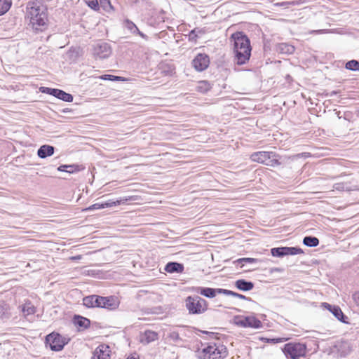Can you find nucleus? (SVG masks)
Returning <instances> with one entry per match:
<instances>
[{"label":"nucleus","mask_w":359,"mask_h":359,"mask_svg":"<svg viewBox=\"0 0 359 359\" xmlns=\"http://www.w3.org/2000/svg\"><path fill=\"white\" fill-rule=\"evenodd\" d=\"M229 39L233 46L234 63L238 65L246 64L252 51L250 39L243 32H236L231 35Z\"/></svg>","instance_id":"obj_1"},{"label":"nucleus","mask_w":359,"mask_h":359,"mask_svg":"<svg viewBox=\"0 0 359 359\" xmlns=\"http://www.w3.org/2000/svg\"><path fill=\"white\" fill-rule=\"evenodd\" d=\"M306 153L293 156H280L275 151H257L250 155L252 161L265 164L271 167H277L290 163L292 161L304 156Z\"/></svg>","instance_id":"obj_2"},{"label":"nucleus","mask_w":359,"mask_h":359,"mask_svg":"<svg viewBox=\"0 0 359 359\" xmlns=\"http://www.w3.org/2000/svg\"><path fill=\"white\" fill-rule=\"evenodd\" d=\"M27 17L29 19V25L35 32H43L48 28L47 9L39 2H28Z\"/></svg>","instance_id":"obj_3"},{"label":"nucleus","mask_w":359,"mask_h":359,"mask_svg":"<svg viewBox=\"0 0 359 359\" xmlns=\"http://www.w3.org/2000/svg\"><path fill=\"white\" fill-rule=\"evenodd\" d=\"M184 302L186 309L191 315H200L208 309V302L198 295L187 297Z\"/></svg>","instance_id":"obj_4"},{"label":"nucleus","mask_w":359,"mask_h":359,"mask_svg":"<svg viewBox=\"0 0 359 359\" xmlns=\"http://www.w3.org/2000/svg\"><path fill=\"white\" fill-rule=\"evenodd\" d=\"M227 355V349L225 346L215 343H210L203 348L198 353L199 359H222Z\"/></svg>","instance_id":"obj_5"},{"label":"nucleus","mask_w":359,"mask_h":359,"mask_svg":"<svg viewBox=\"0 0 359 359\" xmlns=\"http://www.w3.org/2000/svg\"><path fill=\"white\" fill-rule=\"evenodd\" d=\"M283 352L288 358L299 359L300 357L305 356L306 346L302 343H287L284 345Z\"/></svg>","instance_id":"obj_6"},{"label":"nucleus","mask_w":359,"mask_h":359,"mask_svg":"<svg viewBox=\"0 0 359 359\" xmlns=\"http://www.w3.org/2000/svg\"><path fill=\"white\" fill-rule=\"evenodd\" d=\"M69 339L62 337L57 332H52L46 337L45 344L51 351H60L68 344Z\"/></svg>","instance_id":"obj_7"},{"label":"nucleus","mask_w":359,"mask_h":359,"mask_svg":"<svg viewBox=\"0 0 359 359\" xmlns=\"http://www.w3.org/2000/svg\"><path fill=\"white\" fill-rule=\"evenodd\" d=\"M271 254L275 257H283L287 255H296L304 254L303 250L297 246L295 247H278L271 249Z\"/></svg>","instance_id":"obj_8"},{"label":"nucleus","mask_w":359,"mask_h":359,"mask_svg":"<svg viewBox=\"0 0 359 359\" xmlns=\"http://www.w3.org/2000/svg\"><path fill=\"white\" fill-rule=\"evenodd\" d=\"M235 323L237 325L243 327L258 329L262 327V322L258 318L252 316L236 317Z\"/></svg>","instance_id":"obj_9"},{"label":"nucleus","mask_w":359,"mask_h":359,"mask_svg":"<svg viewBox=\"0 0 359 359\" xmlns=\"http://www.w3.org/2000/svg\"><path fill=\"white\" fill-rule=\"evenodd\" d=\"M210 57L205 53H198L191 61V65L196 72H201L210 65Z\"/></svg>","instance_id":"obj_10"},{"label":"nucleus","mask_w":359,"mask_h":359,"mask_svg":"<svg viewBox=\"0 0 359 359\" xmlns=\"http://www.w3.org/2000/svg\"><path fill=\"white\" fill-rule=\"evenodd\" d=\"M111 54V48L106 42H99L94 45L93 55L96 59H106Z\"/></svg>","instance_id":"obj_11"},{"label":"nucleus","mask_w":359,"mask_h":359,"mask_svg":"<svg viewBox=\"0 0 359 359\" xmlns=\"http://www.w3.org/2000/svg\"><path fill=\"white\" fill-rule=\"evenodd\" d=\"M191 290L207 298H214L217 294H224V288L193 287Z\"/></svg>","instance_id":"obj_12"},{"label":"nucleus","mask_w":359,"mask_h":359,"mask_svg":"<svg viewBox=\"0 0 359 359\" xmlns=\"http://www.w3.org/2000/svg\"><path fill=\"white\" fill-rule=\"evenodd\" d=\"M322 306L328 310L332 315L340 322L348 324V317L344 314L341 308L337 305H332L329 303L324 302L322 304Z\"/></svg>","instance_id":"obj_13"},{"label":"nucleus","mask_w":359,"mask_h":359,"mask_svg":"<svg viewBox=\"0 0 359 359\" xmlns=\"http://www.w3.org/2000/svg\"><path fill=\"white\" fill-rule=\"evenodd\" d=\"M123 27L132 34L133 35H139L143 39L147 41L149 39V36L142 32L137 25L130 20L126 19L123 21Z\"/></svg>","instance_id":"obj_14"},{"label":"nucleus","mask_w":359,"mask_h":359,"mask_svg":"<svg viewBox=\"0 0 359 359\" xmlns=\"http://www.w3.org/2000/svg\"><path fill=\"white\" fill-rule=\"evenodd\" d=\"M109 353V346L100 344L94 351L91 359H110Z\"/></svg>","instance_id":"obj_15"},{"label":"nucleus","mask_w":359,"mask_h":359,"mask_svg":"<svg viewBox=\"0 0 359 359\" xmlns=\"http://www.w3.org/2000/svg\"><path fill=\"white\" fill-rule=\"evenodd\" d=\"M102 302H104V304H102V308L108 310H115L119 305L118 298L114 296L103 297Z\"/></svg>","instance_id":"obj_16"},{"label":"nucleus","mask_w":359,"mask_h":359,"mask_svg":"<svg viewBox=\"0 0 359 359\" xmlns=\"http://www.w3.org/2000/svg\"><path fill=\"white\" fill-rule=\"evenodd\" d=\"M137 198L136 196H130L128 197H122L120 199L116 201L109 200L106 202L102 203L104 208H111L113 206H116L121 204H126L128 201H135Z\"/></svg>","instance_id":"obj_17"},{"label":"nucleus","mask_w":359,"mask_h":359,"mask_svg":"<svg viewBox=\"0 0 359 359\" xmlns=\"http://www.w3.org/2000/svg\"><path fill=\"white\" fill-rule=\"evenodd\" d=\"M158 334L152 330H145L140 334V341L144 344H148L158 339Z\"/></svg>","instance_id":"obj_18"},{"label":"nucleus","mask_w":359,"mask_h":359,"mask_svg":"<svg viewBox=\"0 0 359 359\" xmlns=\"http://www.w3.org/2000/svg\"><path fill=\"white\" fill-rule=\"evenodd\" d=\"M184 264L177 262H169L164 268V270L169 273H181L184 271Z\"/></svg>","instance_id":"obj_19"},{"label":"nucleus","mask_w":359,"mask_h":359,"mask_svg":"<svg viewBox=\"0 0 359 359\" xmlns=\"http://www.w3.org/2000/svg\"><path fill=\"white\" fill-rule=\"evenodd\" d=\"M73 323L78 327L79 330H86L90 325V320L80 315H74L73 318Z\"/></svg>","instance_id":"obj_20"},{"label":"nucleus","mask_w":359,"mask_h":359,"mask_svg":"<svg viewBox=\"0 0 359 359\" xmlns=\"http://www.w3.org/2000/svg\"><path fill=\"white\" fill-rule=\"evenodd\" d=\"M54 152L55 147L53 146L43 144L39 148L37 155L41 158H46L53 155Z\"/></svg>","instance_id":"obj_21"},{"label":"nucleus","mask_w":359,"mask_h":359,"mask_svg":"<svg viewBox=\"0 0 359 359\" xmlns=\"http://www.w3.org/2000/svg\"><path fill=\"white\" fill-rule=\"evenodd\" d=\"M276 50L280 54L291 55L294 52L295 48L287 43H279L276 46Z\"/></svg>","instance_id":"obj_22"},{"label":"nucleus","mask_w":359,"mask_h":359,"mask_svg":"<svg viewBox=\"0 0 359 359\" xmlns=\"http://www.w3.org/2000/svg\"><path fill=\"white\" fill-rule=\"evenodd\" d=\"M235 286L239 290L247 292L253 289L254 283L245 279H238L235 282Z\"/></svg>","instance_id":"obj_23"},{"label":"nucleus","mask_w":359,"mask_h":359,"mask_svg":"<svg viewBox=\"0 0 359 359\" xmlns=\"http://www.w3.org/2000/svg\"><path fill=\"white\" fill-rule=\"evenodd\" d=\"M54 97L67 102H72L74 99L73 95L70 93H67L64 90L57 88H56Z\"/></svg>","instance_id":"obj_24"},{"label":"nucleus","mask_w":359,"mask_h":359,"mask_svg":"<svg viewBox=\"0 0 359 359\" xmlns=\"http://www.w3.org/2000/svg\"><path fill=\"white\" fill-rule=\"evenodd\" d=\"M335 348L341 357L346 356L351 351L349 344L347 341H340L335 345Z\"/></svg>","instance_id":"obj_25"},{"label":"nucleus","mask_w":359,"mask_h":359,"mask_svg":"<svg viewBox=\"0 0 359 359\" xmlns=\"http://www.w3.org/2000/svg\"><path fill=\"white\" fill-rule=\"evenodd\" d=\"M10 316L11 313L9 305L4 301H0V319H8Z\"/></svg>","instance_id":"obj_26"},{"label":"nucleus","mask_w":359,"mask_h":359,"mask_svg":"<svg viewBox=\"0 0 359 359\" xmlns=\"http://www.w3.org/2000/svg\"><path fill=\"white\" fill-rule=\"evenodd\" d=\"M303 244L308 247H316L319 245V240L315 236H307L304 238Z\"/></svg>","instance_id":"obj_27"},{"label":"nucleus","mask_w":359,"mask_h":359,"mask_svg":"<svg viewBox=\"0 0 359 359\" xmlns=\"http://www.w3.org/2000/svg\"><path fill=\"white\" fill-rule=\"evenodd\" d=\"M99 5L100 9L102 8L104 11L108 13H112L114 10L110 0H100Z\"/></svg>","instance_id":"obj_28"},{"label":"nucleus","mask_w":359,"mask_h":359,"mask_svg":"<svg viewBox=\"0 0 359 359\" xmlns=\"http://www.w3.org/2000/svg\"><path fill=\"white\" fill-rule=\"evenodd\" d=\"M12 6V0H0V16L6 13Z\"/></svg>","instance_id":"obj_29"},{"label":"nucleus","mask_w":359,"mask_h":359,"mask_svg":"<svg viewBox=\"0 0 359 359\" xmlns=\"http://www.w3.org/2000/svg\"><path fill=\"white\" fill-rule=\"evenodd\" d=\"M22 311L25 315H32L36 312V308L30 302H27L22 306Z\"/></svg>","instance_id":"obj_30"},{"label":"nucleus","mask_w":359,"mask_h":359,"mask_svg":"<svg viewBox=\"0 0 359 359\" xmlns=\"http://www.w3.org/2000/svg\"><path fill=\"white\" fill-rule=\"evenodd\" d=\"M196 88L198 92L205 93L211 89V85L208 81H201Z\"/></svg>","instance_id":"obj_31"},{"label":"nucleus","mask_w":359,"mask_h":359,"mask_svg":"<svg viewBox=\"0 0 359 359\" xmlns=\"http://www.w3.org/2000/svg\"><path fill=\"white\" fill-rule=\"evenodd\" d=\"M224 295H226V296H232L233 297H237L238 299H245V300H247V301H251V298L250 297H248L243 294H239V293H237L236 292H233V291H231V290H226V289H224Z\"/></svg>","instance_id":"obj_32"},{"label":"nucleus","mask_w":359,"mask_h":359,"mask_svg":"<svg viewBox=\"0 0 359 359\" xmlns=\"http://www.w3.org/2000/svg\"><path fill=\"white\" fill-rule=\"evenodd\" d=\"M345 68L350 71H358L359 61L356 60H351L346 62Z\"/></svg>","instance_id":"obj_33"},{"label":"nucleus","mask_w":359,"mask_h":359,"mask_svg":"<svg viewBox=\"0 0 359 359\" xmlns=\"http://www.w3.org/2000/svg\"><path fill=\"white\" fill-rule=\"evenodd\" d=\"M204 34V31L199 28H195L190 31L189 34V40L196 41L199 34Z\"/></svg>","instance_id":"obj_34"},{"label":"nucleus","mask_w":359,"mask_h":359,"mask_svg":"<svg viewBox=\"0 0 359 359\" xmlns=\"http://www.w3.org/2000/svg\"><path fill=\"white\" fill-rule=\"evenodd\" d=\"M100 79L106 81H124V78L118 76L111 75V74H104L100 76Z\"/></svg>","instance_id":"obj_35"},{"label":"nucleus","mask_w":359,"mask_h":359,"mask_svg":"<svg viewBox=\"0 0 359 359\" xmlns=\"http://www.w3.org/2000/svg\"><path fill=\"white\" fill-rule=\"evenodd\" d=\"M83 304L88 308H94V294L85 297Z\"/></svg>","instance_id":"obj_36"},{"label":"nucleus","mask_w":359,"mask_h":359,"mask_svg":"<svg viewBox=\"0 0 359 359\" xmlns=\"http://www.w3.org/2000/svg\"><path fill=\"white\" fill-rule=\"evenodd\" d=\"M85 1L91 9L95 11H100V5L97 0H85Z\"/></svg>","instance_id":"obj_37"},{"label":"nucleus","mask_w":359,"mask_h":359,"mask_svg":"<svg viewBox=\"0 0 359 359\" xmlns=\"http://www.w3.org/2000/svg\"><path fill=\"white\" fill-rule=\"evenodd\" d=\"M67 172L69 174L75 173L83 169L82 165L78 164L67 165Z\"/></svg>","instance_id":"obj_38"},{"label":"nucleus","mask_w":359,"mask_h":359,"mask_svg":"<svg viewBox=\"0 0 359 359\" xmlns=\"http://www.w3.org/2000/svg\"><path fill=\"white\" fill-rule=\"evenodd\" d=\"M334 189L338 191H349L350 187L347 183L338 182L335 183L333 186Z\"/></svg>","instance_id":"obj_39"},{"label":"nucleus","mask_w":359,"mask_h":359,"mask_svg":"<svg viewBox=\"0 0 359 359\" xmlns=\"http://www.w3.org/2000/svg\"><path fill=\"white\" fill-rule=\"evenodd\" d=\"M102 301L103 297L94 294V308H102V304H104Z\"/></svg>","instance_id":"obj_40"},{"label":"nucleus","mask_w":359,"mask_h":359,"mask_svg":"<svg viewBox=\"0 0 359 359\" xmlns=\"http://www.w3.org/2000/svg\"><path fill=\"white\" fill-rule=\"evenodd\" d=\"M168 337L172 340L174 342H178L180 341H182V339L180 338L179 333L177 331H171L169 334Z\"/></svg>","instance_id":"obj_41"},{"label":"nucleus","mask_w":359,"mask_h":359,"mask_svg":"<svg viewBox=\"0 0 359 359\" xmlns=\"http://www.w3.org/2000/svg\"><path fill=\"white\" fill-rule=\"evenodd\" d=\"M40 90L43 93H46V94L54 96L55 93L56 88H48V87H41Z\"/></svg>","instance_id":"obj_42"},{"label":"nucleus","mask_w":359,"mask_h":359,"mask_svg":"<svg viewBox=\"0 0 359 359\" xmlns=\"http://www.w3.org/2000/svg\"><path fill=\"white\" fill-rule=\"evenodd\" d=\"M40 90L43 93H46V94L54 96L55 93L56 88H48V87H41Z\"/></svg>","instance_id":"obj_43"},{"label":"nucleus","mask_w":359,"mask_h":359,"mask_svg":"<svg viewBox=\"0 0 359 359\" xmlns=\"http://www.w3.org/2000/svg\"><path fill=\"white\" fill-rule=\"evenodd\" d=\"M104 209L102 203H96L86 209V210L90 211L94 210Z\"/></svg>","instance_id":"obj_44"},{"label":"nucleus","mask_w":359,"mask_h":359,"mask_svg":"<svg viewBox=\"0 0 359 359\" xmlns=\"http://www.w3.org/2000/svg\"><path fill=\"white\" fill-rule=\"evenodd\" d=\"M242 262H243V264H244V265H245V264L257 263L259 262V260L257 259H255V258L243 257L242 258Z\"/></svg>","instance_id":"obj_45"},{"label":"nucleus","mask_w":359,"mask_h":359,"mask_svg":"<svg viewBox=\"0 0 359 359\" xmlns=\"http://www.w3.org/2000/svg\"><path fill=\"white\" fill-rule=\"evenodd\" d=\"M262 340L265 341L267 343H271V344H273L282 341L281 338H262Z\"/></svg>","instance_id":"obj_46"},{"label":"nucleus","mask_w":359,"mask_h":359,"mask_svg":"<svg viewBox=\"0 0 359 359\" xmlns=\"http://www.w3.org/2000/svg\"><path fill=\"white\" fill-rule=\"evenodd\" d=\"M233 264L236 266H239L241 268L244 266V264H243L242 258H239L233 262Z\"/></svg>","instance_id":"obj_47"},{"label":"nucleus","mask_w":359,"mask_h":359,"mask_svg":"<svg viewBox=\"0 0 359 359\" xmlns=\"http://www.w3.org/2000/svg\"><path fill=\"white\" fill-rule=\"evenodd\" d=\"M67 169H68L67 165H61L57 168V170L60 172H67Z\"/></svg>","instance_id":"obj_48"},{"label":"nucleus","mask_w":359,"mask_h":359,"mask_svg":"<svg viewBox=\"0 0 359 359\" xmlns=\"http://www.w3.org/2000/svg\"><path fill=\"white\" fill-rule=\"evenodd\" d=\"M353 298L354 301L355 302V303L359 306V291L355 292L353 294Z\"/></svg>","instance_id":"obj_49"},{"label":"nucleus","mask_w":359,"mask_h":359,"mask_svg":"<svg viewBox=\"0 0 359 359\" xmlns=\"http://www.w3.org/2000/svg\"><path fill=\"white\" fill-rule=\"evenodd\" d=\"M339 92L338 91H336V90H333L332 92H330V93H326V96H330V97H332L335 95H337Z\"/></svg>","instance_id":"obj_50"},{"label":"nucleus","mask_w":359,"mask_h":359,"mask_svg":"<svg viewBox=\"0 0 359 359\" xmlns=\"http://www.w3.org/2000/svg\"><path fill=\"white\" fill-rule=\"evenodd\" d=\"M80 258H81V256H75V257H72V259L77 260V259H79Z\"/></svg>","instance_id":"obj_51"},{"label":"nucleus","mask_w":359,"mask_h":359,"mask_svg":"<svg viewBox=\"0 0 359 359\" xmlns=\"http://www.w3.org/2000/svg\"><path fill=\"white\" fill-rule=\"evenodd\" d=\"M203 333H204V334H209V332H208V331H203Z\"/></svg>","instance_id":"obj_52"},{"label":"nucleus","mask_w":359,"mask_h":359,"mask_svg":"<svg viewBox=\"0 0 359 359\" xmlns=\"http://www.w3.org/2000/svg\"><path fill=\"white\" fill-rule=\"evenodd\" d=\"M127 359H136V358L132 357V358H128Z\"/></svg>","instance_id":"obj_53"}]
</instances>
